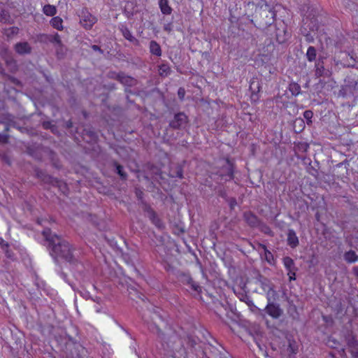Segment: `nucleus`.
I'll return each mask as SVG.
<instances>
[{
	"instance_id": "39",
	"label": "nucleus",
	"mask_w": 358,
	"mask_h": 358,
	"mask_svg": "<svg viewBox=\"0 0 358 358\" xmlns=\"http://www.w3.org/2000/svg\"><path fill=\"white\" fill-rule=\"evenodd\" d=\"M289 91L293 96H297L301 93V86L294 82L289 83L288 87Z\"/></svg>"
},
{
	"instance_id": "21",
	"label": "nucleus",
	"mask_w": 358,
	"mask_h": 358,
	"mask_svg": "<svg viewBox=\"0 0 358 358\" xmlns=\"http://www.w3.org/2000/svg\"><path fill=\"white\" fill-rule=\"evenodd\" d=\"M287 244L289 245L292 248H296L299 244V238L296 236V234L295 231L292 229H288L287 232Z\"/></svg>"
},
{
	"instance_id": "19",
	"label": "nucleus",
	"mask_w": 358,
	"mask_h": 358,
	"mask_svg": "<svg viewBox=\"0 0 358 358\" xmlns=\"http://www.w3.org/2000/svg\"><path fill=\"white\" fill-rule=\"evenodd\" d=\"M14 49L17 54L21 55L31 52V47L27 41L17 43L14 46Z\"/></svg>"
},
{
	"instance_id": "59",
	"label": "nucleus",
	"mask_w": 358,
	"mask_h": 358,
	"mask_svg": "<svg viewBox=\"0 0 358 358\" xmlns=\"http://www.w3.org/2000/svg\"><path fill=\"white\" fill-rule=\"evenodd\" d=\"M63 49H64L63 45H62V47H59L57 45L56 46V52H57V54L59 57H60V55L63 56L64 55Z\"/></svg>"
},
{
	"instance_id": "56",
	"label": "nucleus",
	"mask_w": 358,
	"mask_h": 358,
	"mask_svg": "<svg viewBox=\"0 0 358 358\" xmlns=\"http://www.w3.org/2000/svg\"><path fill=\"white\" fill-rule=\"evenodd\" d=\"M9 17V15H8V12L4 10H3L1 11V15H0L1 21L6 22L7 20V17Z\"/></svg>"
},
{
	"instance_id": "22",
	"label": "nucleus",
	"mask_w": 358,
	"mask_h": 358,
	"mask_svg": "<svg viewBox=\"0 0 358 358\" xmlns=\"http://www.w3.org/2000/svg\"><path fill=\"white\" fill-rule=\"evenodd\" d=\"M84 138H87L88 142H96L98 139V135L92 127H86L83 131Z\"/></svg>"
},
{
	"instance_id": "14",
	"label": "nucleus",
	"mask_w": 358,
	"mask_h": 358,
	"mask_svg": "<svg viewBox=\"0 0 358 358\" xmlns=\"http://www.w3.org/2000/svg\"><path fill=\"white\" fill-rule=\"evenodd\" d=\"M0 124H3L4 125V131L7 132L9 130L10 127H14L22 132H24L27 129L22 128L18 125L16 121L14 120L13 117L8 115L7 117H0Z\"/></svg>"
},
{
	"instance_id": "54",
	"label": "nucleus",
	"mask_w": 358,
	"mask_h": 358,
	"mask_svg": "<svg viewBox=\"0 0 358 358\" xmlns=\"http://www.w3.org/2000/svg\"><path fill=\"white\" fill-rule=\"evenodd\" d=\"M164 30L167 33H171L173 30V24L171 22L167 23L164 25Z\"/></svg>"
},
{
	"instance_id": "64",
	"label": "nucleus",
	"mask_w": 358,
	"mask_h": 358,
	"mask_svg": "<svg viewBox=\"0 0 358 358\" xmlns=\"http://www.w3.org/2000/svg\"><path fill=\"white\" fill-rule=\"evenodd\" d=\"M220 358H232L228 352L220 353Z\"/></svg>"
},
{
	"instance_id": "49",
	"label": "nucleus",
	"mask_w": 358,
	"mask_h": 358,
	"mask_svg": "<svg viewBox=\"0 0 358 358\" xmlns=\"http://www.w3.org/2000/svg\"><path fill=\"white\" fill-rule=\"evenodd\" d=\"M35 174H36V176L38 179H40L41 181L45 178L44 176H45L47 175V173L44 171L39 169H35Z\"/></svg>"
},
{
	"instance_id": "23",
	"label": "nucleus",
	"mask_w": 358,
	"mask_h": 358,
	"mask_svg": "<svg viewBox=\"0 0 358 358\" xmlns=\"http://www.w3.org/2000/svg\"><path fill=\"white\" fill-rule=\"evenodd\" d=\"M260 89H261V86H260V84H259V81L252 80L250 83V90L252 92L251 99L253 101H257L259 99L258 93L259 92Z\"/></svg>"
},
{
	"instance_id": "18",
	"label": "nucleus",
	"mask_w": 358,
	"mask_h": 358,
	"mask_svg": "<svg viewBox=\"0 0 358 358\" xmlns=\"http://www.w3.org/2000/svg\"><path fill=\"white\" fill-rule=\"evenodd\" d=\"M347 345L352 358H358V341L354 336L347 338Z\"/></svg>"
},
{
	"instance_id": "10",
	"label": "nucleus",
	"mask_w": 358,
	"mask_h": 358,
	"mask_svg": "<svg viewBox=\"0 0 358 358\" xmlns=\"http://www.w3.org/2000/svg\"><path fill=\"white\" fill-rule=\"evenodd\" d=\"M243 217L244 221L251 228H257L261 225V220L251 211L244 212Z\"/></svg>"
},
{
	"instance_id": "16",
	"label": "nucleus",
	"mask_w": 358,
	"mask_h": 358,
	"mask_svg": "<svg viewBox=\"0 0 358 358\" xmlns=\"http://www.w3.org/2000/svg\"><path fill=\"white\" fill-rule=\"evenodd\" d=\"M219 306L225 310V315L227 317L236 320L235 317H237V314L235 312L236 309L232 305L229 304L227 301L224 303L219 302L218 305L216 306V308L218 312H220Z\"/></svg>"
},
{
	"instance_id": "20",
	"label": "nucleus",
	"mask_w": 358,
	"mask_h": 358,
	"mask_svg": "<svg viewBox=\"0 0 358 358\" xmlns=\"http://www.w3.org/2000/svg\"><path fill=\"white\" fill-rule=\"evenodd\" d=\"M169 177L183 178V167L180 164H176L170 167Z\"/></svg>"
},
{
	"instance_id": "42",
	"label": "nucleus",
	"mask_w": 358,
	"mask_h": 358,
	"mask_svg": "<svg viewBox=\"0 0 358 358\" xmlns=\"http://www.w3.org/2000/svg\"><path fill=\"white\" fill-rule=\"evenodd\" d=\"M287 350L292 354H296L298 351V344L294 340L288 339Z\"/></svg>"
},
{
	"instance_id": "58",
	"label": "nucleus",
	"mask_w": 358,
	"mask_h": 358,
	"mask_svg": "<svg viewBox=\"0 0 358 358\" xmlns=\"http://www.w3.org/2000/svg\"><path fill=\"white\" fill-rule=\"evenodd\" d=\"M296 271H288L287 275L289 276V280L292 281L296 280Z\"/></svg>"
},
{
	"instance_id": "28",
	"label": "nucleus",
	"mask_w": 358,
	"mask_h": 358,
	"mask_svg": "<svg viewBox=\"0 0 358 358\" xmlns=\"http://www.w3.org/2000/svg\"><path fill=\"white\" fill-rule=\"evenodd\" d=\"M120 31L123 35V36L128 40L129 41L133 43L134 44L137 45L138 43V41L136 38L130 31V30L127 27H122L120 29Z\"/></svg>"
},
{
	"instance_id": "26",
	"label": "nucleus",
	"mask_w": 358,
	"mask_h": 358,
	"mask_svg": "<svg viewBox=\"0 0 358 358\" xmlns=\"http://www.w3.org/2000/svg\"><path fill=\"white\" fill-rule=\"evenodd\" d=\"M113 166L115 167V172L120 176L122 180H127L128 178L127 173L124 171V167L117 161L113 162Z\"/></svg>"
},
{
	"instance_id": "63",
	"label": "nucleus",
	"mask_w": 358,
	"mask_h": 358,
	"mask_svg": "<svg viewBox=\"0 0 358 358\" xmlns=\"http://www.w3.org/2000/svg\"><path fill=\"white\" fill-rule=\"evenodd\" d=\"M65 127L66 129H71L73 127V122L71 120H68L65 123Z\"/></svg>"
},
{
	"instance_id": "41",
	"label": "nucleus",
	"mask_w": 358,
	"mask_h": 358,
	"mask_svg": "<svg viewBox=\"0 0 358 358\" xmlns=\"http://www.w3.org/2000/svg\"><path fill=\"white\" fill-rule=\"evenodd\" d=\"M303 162L305 164H308V166L307 167L308 172L313 176L317 178L318 171L317 169L311 166V160L309 158H304Z\"/></svg>"
},
{
	"instance_id": "40",
	"label": "nucleus",
	"mask_w": 358,
	"mask_h": 358,
	"mask_svg": "<svg viewBox=\"0 0 358 358\" xmlns=\"http://www.w3.org/2000/svg\"><path fill=\"white\" fill-rule=\"evenodd\" d=\"M63 20L60 17H54L50 20V24L54 27L55 29H57L58 30H62L63 29Z\"/></svg>"
},
{
	"instance_id": "53",
	"label": "nucleus",
	"mask_w": 358,
	"mask_h": 358,
	"mask_svg": "<svg viewBox=\"0 0 358 358\" xmlns=\"http://www.w3.org/2000/svg\"><path fill=\"white\" fill-rule=\"evenodd\" d=\"M185 90L183 87H180L178 90V98L182 101L185 98Z\"/></svg>"
},
{
	"instance_id": "5",
	"label": "nucleus",
	"mask_w": 358,
	"mask_h": 358,
	"mask_svg": "<svg viewBox=\"0 0 358 358\" xmlns=\"http://www.w3.org/2000/svg\"><path fill=\"white\" fill-rule=\"evenodd\" d=\"M247 11L253 13L264 9H273V3L271 0H248L246 4Z\"/></svg>"
},
{
	"instance_id": "4",
	"label": "nucleus",
	"mask_w": 358,
	"mask_h": 358,
	"mask_svg": "<svg viewBox=\"0 0 358 358\" xmlns=\"http://www.w3.org/2000/svg\"><path fill=\"white\" fill-rule=\"evenodd\" d=\"M357 56L353 51L351 52H341L338 55V60L336 61V64H341L343 67L354 68L357 62Z\"/></svg>"
},
{
	"instance_id": "37",
	"label": "nucleus",
	"mask_w": 358,
	"mask_h": 358,
	"mask_svg": "<svg viewBox=\"0 0 358 358\" xmlns=\"http://www.w3.org/2000/svg\"><path fill=\"white\" fill-rule=\"evenodd\" d=\"M306 59L308 62H316V57H317V50L315 47L313 46H309L306 54Z\"/></svg>"
},
{
	"instance_id": "6",
	"label": "nucleus",
	"mask_w": 358,
	"mask_h": 358,
	"mask_svg": "<svg viewBox=\"0 0 358 358\" xmlns=\"http://www.w3.org/2000/svg\"><path fill=\"white\" fill-rule=\"evenodd\" d=\"M143 210L146 213V216L149 218L151 222L158 229H162L164 228V224L162 220L159 217L157 213L154 209L146 202H143Z\"/></svg>"
},
{
	"instance_id": "30",
	"label": "nucleus",
	"mask_w": 358,
	"mask_h": 358,
	"mask_svg": "<svg viewBox=\"0 0 358 358\" xmlns=\"http://www.w3.org/2000/svg\"><path fill=\"white\" fill-rule=\"evenodd\" d=\"M159 6L161 10V12L164 15H170L172 13V8L169 5L168 0H159Z\"/></svg>"
},
{
	"instance_id": "46",
	"label": "nucleus",
	"mask_w": 358,
	"mask_h": 358,
	"mask_svg": "<svg viewBox=\"0 0 358 358\" xmlns=\"http://www.w3.org/2000/svg\"><path fill=\"white\" fill-rule=\"evenodd\" d=\"M313 116V113L310 110H307L303 112V117L306 120L307 124L308 125H310L312 124Z\"/></svg>"
},
{
	"instance_id": "1",
	"label": "nucleus",
	"mask_w": 358,
	"mask_h": 358,
	"mask_svg": "<svg viewBox=\"0 0 358 358\" xmlns=\"http://www.w3.org/2000/svg\"><path fill=\"white\" fill-rule=\"evenodd\" d=\"M43 234L48 243L50 254L56 263L58 262V257H60L70 264L77 265L78 264V260L73 254L74 248L68 241L61 236L52 234L49 229H44Z\"/></svg>"
},
{
	"instance_id": "17",
	"label": "nucleus",
	"mask_w": 358,
	"mask_h": 358,
	"mask_svg": "<svg viewBox=\"0 0 358 358\" xmlns=\"http://www.w3.org/2000/svg\"><path fill=\"white\" fill-rule=\"evenodd\" d=\"M45 178L43 179L42 182L44 183L50 184L52 186L58 187L62 192H64L66 189V185L63 182L62 180H58L57 178H53L51 176L47 174Z\"/></svg>"
},
{
	"instance_id": "24",
	"label": "nucleus",
	"mask_w": 358,
	"mask_h": 358,
	"mask_svg": "<svg viewBox=\"0 0 358 358\" xmlns=\"http://www.w3.org/2000/svg\"><path fill=\"white\" fill-rule=\"evenodd\" d=\"M147 168L149 170L150 173L153 178L157 180V177H159V178L161 180L164 179V178L162 176V171L161 169L159 168L157 166L149 164L147 165Z\"/></svg>"
},
{
	"instance_id": "47",
	"label": "nucleus",
	"mask_w": 358,
	"mask_h": 358,
	"mask_svg": "<svg viewBox=\"0 0 358 358\" xmlns=\"http://www.w3.org/2000/svg\"><path fill=\"white\" fill-rule=\"evenodd\" d=\"M262 247L264 250L266 260L271 264V261L273 260V256L272 253L266 248V245H262Z\"/></svg>"
},
{
	"instance_id": "13",
	"label": "nucleus",
	"mask_w": 358,
	"mask_h": 358,
	"mask_svg": "<svg viewBox=\"0 0 358 358\" xmlns=\"http://www.w3.org/2000/svg\"><path fill=\"white\" fill-rule=\"evenodd\" d=\"M118 81L127 87H131L137 85L138 81L136 78L126 75L125 73L121 71V76L117 77ZM126 93H131V90H128V88L125 89Z\"/></svg>"
},
{
	"instance_id": "3",
	"label": "nucleus",
	"mask_w": 358,
	"mask_h": 358,
	"mask_svg": "<svg viewBox=\"0 0 358 358\" xmlns=\"http://www.w3.org/2000/svg\"><path fill=\"white\" fill-rule=\"evenodd\" d=\"M234 164L227 159L223 164L215 169L212 174L214 176V180L218 183L226 182L234 179Z\"/></svg>"
},
{
	"instance_id": "29",
	"label": "nucleus",
	"mask_w": 358,
	"mask_h": 358,
	"mask_svg": "<svg viewBox=\"0 0 358 358\" xmlns=\"http://www.w3.org/2000/svg\"><path fill=\"white\" fill-rule=\"evenodd\" d=\"M150 52L152 55L160 57L162 55V49L159 44L155 41H151L149 44Z\"/></svg>"
},
{
	"instance_id": "51",
	"label": "nucleus",
	"mask_w": 358,
	"mask_h": 358,
	"mask_svg": "<svg viewBox=\"0 0 358 358\" xmlns=\"http://www.w3.org/2000/svg\"><path fill=\"white\" fill-rule=\"evenodd\" d=\"M227 201L229 203V207H230V209L231 210H233L234 208V207L236 206L237 204V201H236V198L234 197H230L229 198Z\"/></svg>"
},
{
	"instance_id": "2",
	"label": "nucleus",
	"mask_w": 358,
	"mask_h": 358,
	"mask_svg": "<svg viewBox=\"0 0 358 358\" xmlns=\"http://www.w3.org/2000/svg\"><path fill=\"white\" fill-rule=\"evenodd\" d=\"M275 16L276 13L274 8L264 9L252 14L251 22L257 28H266L274 22Z\"/></svg>"
},
{
	"instance_id": "11",
	"label": "nucleus",
	"mask_w": 358,
	"mask_h": 358,
	"mask_svg": "<svg viewBox=\"0 0 358 358\" xmlns=\"http://www.w3.org/2000/svg\"><path fill=\"white\" fill-rule=\"evenodd\" d=\"M357 80L352 79L350 77H347L345 80V85L340 90L339 94L343 96H345L348 92L353 93L354 91L357 90Z\"/></svg>"
},
{
	"instance_id": "57",
	"label": "nucleus",
	"mask_w": 358,
	"mask_h": 358,
	"mask_svg": "<svg viewBox=\"0 0 358 358\" xmlns=\"http://www.w3.org/2000/svg\"><path fill=\"white\" fill-rule=\"evenodd\" d=\"M218 195H219L220 197H222V198L224 199L226 201L229 198V197H228V196H227V192H226L225 190H224V189H220V190L218 191Z\"/></svg>"
},
{
	"instance_id": "7",
	"label": "nucleus",
	"mask_w": 358,
	"mask_h": 358,
	"mask_svg": "<svg viewBox=\"0 0 358 358\" xmlns=\"http://www.w3.org/2000/svg\"><path fill=\"white\" fill-rule=\"evenodd\" d=\"M79 17L81 25L86 29H90L96 22V18L86 8L80 10Z\"/></svg>"
},
{
	"instance_id": "8",
	"label": "nucleus",
	"mask_w": 358,
	"mask_h": 358,
	"mask_svg": "<svg viewBox=\"0 0 358 358\" xmlns=\"http://www.w3.org/2000/svg\"><path fill=\"white\" fill-rule=\"evenodd\" d=\"M188 123V117L183 112L174 115L173 119L170 121L169 126L173 129H182Z\"/></svg>"
},
{
	"instance_id": "35",
	"label": "nucleus",
	"mask_w": 358,
	"mask_h": 358,
	"mask_svg": "<svg viewBox=\"0 0 358 358\" xmlns=\"http://www.w3.org/2000/svg\"><path fill=\"white\" fill-rule=\"evenodd\" d=\"M283 264L287 271H297V268L295 266L294 260L289 257H285L283 258Z\"/></svg>"
},
{
	"instance_id": "12",
	"label": "nucleus",
	"mask_w": 358,
	"mask_h": 358,
	"mask_svg": "<svg viewBox=\"0 0 358 358\" xmlns=\"http://www.w3.org/2000/svg\"><path fill=\"white\" fill-rule=\"evenodd\" d=\"M265 312L273 319H278L283 313L278 303H268L264 308Z\"/></svg>"
},
{
	"instance_id": "33",
	"label": "nucleus",
	"mask_w": 358,
	"mask_h": 358,
	"mask_svg": "<svg viewBox=\"0 0 358 358\" xmlns=\"http://www.w3.org/2000/svg\"><path fill=\"white\" fill-rule=\"evenodd\" d=\"M240 299L241 301H244L250 307L252 311L255 312L259 310V308L254 304L250 296L246 294H242L240 296Z\"/></svg>"
},
{
	"instance_id": "36",
	"label": "nucleus",
	"mask_w": 358,
	"mask_h": 358,
	"mask_svg": "<svg viewBox=\"0 0 358 358\" xmlns=\"http://www.w3.org/2000/svg\"><path fill=\"white\" fill-rule=\"evenodd\" d=\"M344 259L348 263H355L358 260V255L354 250H349L344 254Z\"/></svg>"
},
{
	"instance_id": "55",
	"label": "nucleus",
	"mask_w": 358,
	"mask_h": 358,
	"mask_svg": "<svg viewBox=\"0 0 358 358\" xmlns=\"http://www.w3.org/2000/svg\"><path fill=\"white\" fill-rule=\"evenodd\" d=\"M8 140V135L0 133V143H6Z\"/></svg>"
},
{
	"instance_id": "34",
	"label": "nucleus",
	"mask_w": 358,
	"mask_h": 358,
	"mask_svg": "<svg viewBox=\"0 0 358 358\" xmlns=\"http://www.w3.org/2000/svg\"><path fill=\"white\" fill-rule=\"evenodd\" d=\"M265 292L266 294V299L268 301V303H272V302L275 303L277 301V299H278V293L274 289V287L266 290Z\"/></svg>"
},
{
	"instance_id": "48",
	"label": "nucleus",
	"mask_w": 358,
	"mask_h": 358,
	"mask_svg": "<svg viewBox=\"0 0 358 358\" xmlns=\"http://www.w3.org/2000/svg\"><path fill=\"white\" fill-rule=\"evenodd\" d=\"M135 194H136L137 199L138 200H140L141 201V203L143 204V202H145L143 200V195H144L143 192L140 188L136 187L135 188Z\"/></svg>"
},
{
	"instance_id": "62",
	"label": "nucleus",
	"mask_w": 358,
	"mask_h": 358,
	"mask_svg": "<svg viewBox=\"0 0 358 358\" xmlns=\"http://www.w3.org/2000/svg\"><path fill=\"white\" fill-rule=\"evenodd\" d=\"M92 49L94 50V51H99L101 54H103V50L101 49V48L97 45H92Z\"/></svg>"
},
{
	"instance_id": "52",
	"label": "nucleus",
	"mask_w": 358,
	"mask_h": 358,
	"mask_svg": "<svg viewBox=\"0 0 358 358\" xmlns=\"http://www.w3.org/2000/svg\"><path fill=\"white\" fill-rule=\"evenodd\" d=\"M121 76V71L116 73L115 71H110L108 74V77L111 79H114L118 81L117 77Z\"/></svg>"
},
{
	"instance_id": "61",
	"label": "nucleus",
	"mask_w": 358,
	"mask_h": 358,
	"mask_svg": "<svg viewBox=\"0 0 358 358\" xmlns=\"http://www.w3.org/2000/svg\"><path fill=\"white\" fill-rule=\"evenodd\" d=\"M306 41L308 43H312L314 41V37L310 34H307L305 36Z\"/></svg>"
},
{
	"instance_id": "31",
	"label": "nucleus",
	"mask_w": 358,
	"mask_h": 358,
	"mask_svg": "<svg viewBox=\"0 0 358 358\" xmlns=\"http://www.w3.org/2000/svg\"><path fill=\"white\" fill-rule=\"evenodd\" d=\"M158 68L159 75L161 77H167L171 73V69L168 63H162Z\"/></svg>"
},
{
	"instance_id": "38",
	"label": "nucleus",
	"mask_w": 358,
	"mask_h": 358,
	"mask_svg": "<svg viewBox=\"0 0 358 358\" xmlns=\"http://www.w3.org/2000/svg\"><path fill=\"white\" fill-rule=\"evenodd\" d=\"M43 12L47 16L52 17L57 13V8L55 6L47 4L43 8Z\"/></svg>"
},
{
	"instance_id": "50",
	"label": "nucleus",
	"mask_w": 358,
	"mask_h": 358,
	"mask_svg": "<svg viewBox=\"0 0 358 358\" xmlns=\"http://www.w3.org/2000/svg\"><path fill=\"white\" fill-rule=\"evenodd\" d=\"M3 249L5 250L6 256L8 258H12L13 257V252L8 249L9 245L7 243H3L2 245Z\"/></svg>"
},
{
	"instance_id": "25",
	"label": "nucleus",
	"mask_w": 358,
	"mask_h": 358,
	"mask_svg": "<svg viewBox=\"0 0 358 358\" xmlns=\"http://www.w3.org/2000/svg\"><path fill=\"white\" fill-rule=\"evenodd\" d=\"M257 280L261 287L264 292L274 287V285L271 282V281L269 279L262 275H259Z\"/></svg>"
},
{
	"instance_id": "45",
	"label": "nucleus",
	"mask_w": 358,
	"mask_h": 358,
	"mask_svg": "<svg viewBox=\"0 0 358 358\" xmlns=\"http://www.w3.org/2000/svg\"><path fill=\"white\" fill-rule=\"evenodd\" d=\"M187 344L191 348H195L196 345L198 344V339L195 338L192 336H187Z\"/></svg>"
},
{
	"instance_id": "43",
	"label": "nucleus",
	"mask_w": 358,
	"mask_h": 358,
	"mask_svg": "<svg viewBox=\"0 0 358 358\" xmlns=\"http://www.w3.org/2000/svg\"><path fill=\"white\" fill-rule=\"evenodd\" d=\"M42 126L45 129H50L52 133H55L57 129V127L50 121L43 122Z\"/></svg>"
},
{
	"instance_id": "27",
	"label": "nucleus",
	"mask_w": 358,
	"mask_h": 358,
	"mask_svg": "<svg viewBox=\"0 0 358 358\" xmlns=\"http://www.w3.org/2000/svg\"><path fill=\"white\" fill-rule=\"evenodd\" d=\"M73 349L75 352H71V356L72 358H83L85 349L79 343L73 344Z\"/></svg>"
},
{
	"instance_id": "32",
	"label": "nucleus",
	"mask_w": 358,
	"mask_h": 358,
	"mask_svg": "<svg viewBox=\"0 0 358 358\" xmlns=\"http://www.w3.org/2000/svg\"><path fill=\"white\" fill-rule=\"evenodd\" d=\"M44 37L49 42L54 43L56 46L62 47V42L60 38V36L56 33L53 35H44Z\"/></svg>"
},
{
	"instance_id": "9",
	"label": "nucleus",
	"mask_w": 358,
	"mask_h": 358,
	"mask_svg": "<svg viewBox=\"0 0 358 358\" xmlns=\"http://www.w3.org/2000/svg\"><path fill=\"white\" fill-rule=\"evenodd\" d=\"M178 279L183 285L189 286L195 292L199 294L201 292V287L192 279L189 273H182L179 275Z\"/></svg>"
},
{
	"instance_id": "44",
	"label": "nucleus",
	"mask_w": 358,
	"mask_h": 358,
	"mask_svg": "<svg viewBox=\"0 0 358 358\" xmlns=\"http://www.w3.org/2000/svg\"><path fill=\"white\" fill-rule=\"evenodd\" d=\"M258 228L263 233L273 236V232H272L271 228L266 224L263 223L262 222H261V225Z\"/></svg>"
},
{
	"instance_id": "15",
	"label": "nucleus",
	"mask_w": 358,
	"mask_h": 358,
	"mask_svg": "<svg viewBox=\"0 0 358 358\" xmlns=\"http://www.w3.org/2000/svg\"><path fill=\"white\" fill-rule=\"evenodd\" d=\"M324 57L319 56L315 64V76L317 78L329 76V71L324 68Z\"/></svg>"
},
{
	"instance_id": "60",
	"label": "nucleus",
	"mask_w": 358,
	"mask_h": 358,
	"mask_svg": "<svg viewBox=\"0 0 358 358\" xmlns=\"http://www.w3.org/2000/svg\"><path fill=\"white\" fill-rule=\"evenodd\" d=\"M59 275H60V276L62 278V279H63L65 282H66L69 285H71V287L72 288H73V285H71V284L68 281L67 275H66L64 272L61 271V272L59 273Z\"/></svg>"
}]
</instances>
